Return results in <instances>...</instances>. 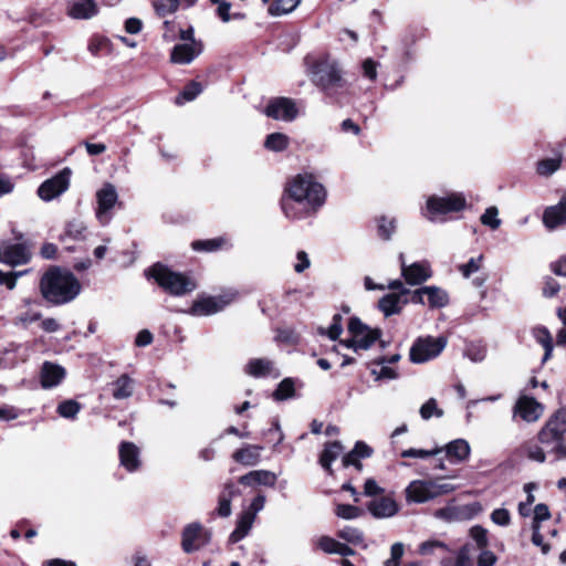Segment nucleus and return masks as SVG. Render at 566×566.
<instances>
[{"instance_id":"nucleus-37","label":"nucleus","mask_w":566,"mask_h":566,"mask_svg":"<svg viewBox=\"0 0 566 566\" xmlns=\"http://www.w3.org/2000/svg\"><path fill=\"white\" fill-rule=\"evenodd\" d=\"M562 165V157L557 156L554 158H545L537 163L536 172L539 176L549 177L556 172Z\"/></svg>"},{"instance_id":"nucleus-31","label":"nucleus","mask_w":566,"mask_h":566,"mask_svg":"<svg viewBox=\"0 0 566 566\" xmlns=\"http://www.w3.org/2000/svg\"><path fill=\"white\" fill-rule=\"evenodd\" d=\"M423 292H426L427 304L431 308H441L447 306L449 303V295L447 291L439 286H423Z\"/></svg>"},{"instance_id":"nucleus-42","label":"nucleus","mask_w":566,"mask_h":566,"mask_svg":"<svg viewBox=\"0 0 566 566\" xmlns=\"http://www.w3.org/2000/svg\"><path fill=\"white\" fill-rule=\"evenodd\" d=\"M202 91L201 84L198 82H190L181 93L176 97V103L181 105L185 102L193 101Z\"/></svg>"},{"instance_id":"nucleus-5","label":"nucleus","mask_w":566,"mask_h":566,"mask_svg":"<svg viewBox=\"0 0 566 566\" xmlns=\"http://www.w3.org/2000/svg\"><path fill=\"white\" fill-rule=\"evenodd\" d=\"M145 274L153 277L160 287L175 296H181L192 292L197 284L187 275L171 271L168 266L156 263Z\"/></svg>"},{"instance_id":"nucleus-41","label":"nucleus","mask_w":566,"mask_h":566,"mask_svg":"<svg viewBox=\"0 0 566 566\" xmlns=\"http://www.w3.org/2000/svg\"><path fill=\"white\" fill-rule=\"evenodd\" d=\"M295 388L294 381L291 378H284L279 385L277 388L273 391V398L276 401H283L294 397Z\"/></svg>"},{"instance_id":"nucleus-28","label":"nucleus","mask_w":566,"mask_h":566,"mask_svg":"<svg viewBox=\"0 0 566 566\" xmlns=\"http://www.w3.org/2000/svg\"><path fill=\"white\" fill-rule=\"evenodd\" d=\"M447 457L453 463L465 461L471 452L470 444L464 439H455L444 447Z\"/></svg>"},{"instance_id":"nucleus-3","label":"nucleus","mask_w":566,"mask_h":566,"mask_svg":"<svg viewBox=\"0 0 566 566\" xmlns=\"http://www.w3.org/2000/svg\"><path fill=\"white\" fill-rule=\"evenodd\" d=\"M566 408L558 409L537 433L538 442L554 455V460L566 459Z\"/></svg>"},{"instance_id":"nucleus-56","label":"nucleus","mask_w":566,"mask_h":566,"mask_svg":"<svg viewBox=\"0 0 566 566\" xmlns=\"http://www.w3.org/2000/svg\"><path fill=\"white\" fill-rule=\"evenodd\" d=\"M28 271L4 273L0 271V284H4L9 290H13L17 284V279L25 274Z\"/></svg>"},{"instance_id":"nucleus-53","label":"nucleus","mask_w":566,"mask_h":566,"mask_svg":"<svg viewBox=\"0 0 566 566\" xmlns=\"http://www.w3.org/2000/svg\"><path fill=\"white\" fill-rule=\"evenodd\" d=\"M441 451H442V448H436L433 450H423V449L410 448V449L403 450L400 455L402 458H420V459H426V458L436 455V454L440 453Z\"/></svg>"},{"instance_id":"nucleus-36","label":"nucleus","mask_w":566,"mask_h":566,"mask_svg":"<svg viewBox=\"0 0 566 566\" xmlns=\"http://www.w3.org/2000/svg\"><path fill=\"white\" fill-rule=\"evenodd\" d=\"M301 0H275L269 6V13L273 17H279L292 12Z\"/></svg>"},{"instance_id":"nucleus-39","label":"nucleus","mask_w":566,"mask_h":566,"mask_svg":"<svg viewBox=\"0 0 566 566\" xmlns=\"http://www.w3.org/2000/svg\"><path fill=\"white\" fill-rule=\"evenodd\" d=\"M317 332L319 335H326L329 339L336 340L343 333V316L338 313L334 314L329 327H318Z\"/></svg>"},{"instance_id":"nucleus-32","label":"nucleus","mask_w":566,"mask_h":566,"mask_svg":"<svg viewBox=\"0 0 566 566\" xmlns=\"http://www.w3.org/2000/svg\"><path fill=\"white\" fill-rule=\"evenodd\" d=\"M112 385L114 399L122 400L133 396L134 380L127 374L119 376Z\"/></svg>"},{"instance_id":"nucleus-50","label":"nucleus","mask_w":566,"mask_h":566,"mask_svg":"<svg viewBox=\"0 0 566 566\" xmlns=\"http://www.w3.org/2000/svg\"><path fill=\"white\" fill-rule=\"evenodd\" d=\"M338 536L344 541L354 545L360 544L364 541V534L356 527L346 526L338 532Z\"/></svg>"},{"instance_id":"nucleus-24","label":"nucleus","mask_w":566,"mask_h":566,"mask_svg":"<svg viewBox=\"0 0 566 566\" xmlns=\"http://www.w3.org/2000/svg\"><path fill=\"white\" fill-rule=\"evenodd\" d=\"M277 476L269 470H254L239 478V483L245 486L265 485L274 486Z\"/></svg>"},{"instance_id":"nucleus-6","label":"nucleus","mask_w":566,"mask_h":566,"mask_svg":"<svg viewBox=\"0 0 566 566\" xmlns=\"http://www.w3.org/2000/svg\"><path fill=\"white\" fill-rule=\"evenodd\" d=\"M467 206L465 197L460 192L447 196H430L426 202L423 216L431 222L443 221V216L460 212Z\"/></svg>"},{"instance_id":"nucleus-21","label":"nucleus","mask_w":566,"mask_h":566,"mask_svg":"<svg viewBox=\"0 0 566 566\" xmlns=\"http://www.w3.org/2000/svg\"><path fill=\"white\" fill-rule=\"evenodd\" d=\"M433 481L415 480L406 488L407 502L424 503L434 499Z\"/></svg>"},{"instance_id":"nucleus-64","label":"nucleus","mask_w":566,"mask_h":566,"mask_svg":"<svg viewBox=\"0 0 566 566\" xmlns=\"http://www.w3.org/2000/svg\"><path fill=\"white\" fill-rule=\"evenodd\" d=\"M551 271L558 276H566V255H562L549 264Z\"/></svg>"},{"instance_id":"nucleus-60","label":"nucleus","mask_w":566,"mask_h":566,"mask_svg":"<svg viewBox=\"0 0 566 566\" xmlns=\"http://www.w3.org/2000/svg\"><path fill=\"white\" fill-rule=\"evenodd\" d=\"M560 290L559 283L552 276H546L544 280L543 295L545 297L555 296Z\"/></svg>"},{"instance_id":"nucleus-26","label":"nucleus","mask_w":566,"mask_h":566,"mask_svg":"<svg viewBox=\"0 0 566 566\" xmlns=\"http://www.w3.org/2000/svg\"><path fill=\"white\" fill-rule=\"evenodd\" d=\"M262 451V446L245 444L233 452L232 459L244 467H254L260 462Z\"/></svg>"},{"instance_id":"nucleus-49","label":"nucleus","mask_w":566,"mask_h":566,"mask_svg":"<svg viewBox=\"0 0 566 566\" xmlns=\"http://www.w3.org/2000/svg\"><path fill=\"white\" fill-rule=\"evenodd\" d=\"M86 227L82 221L73 220L66 224L65 235L74 239L82 240L85 238Z\"/></svg>"},{"instance_id":"nucleus-57","label":"nucleus","mask_w":566,"mask_h":566,"mask_svg":"<svg viewBox=\"0 0 566 566\" xmlns=\"http://www.w3.org/2000/svg\"><path fill=\"white\" fill-rule=\"evenodd\" d=\"M491 520L496 525L507 526L511 522V515L506 509H495L491 514Z\"/></svg>"},{"instance_id":"nucleus-18","label":"nucleus","mask_w":566,"mask_h":566,"mask_svg":"<svg viewBox=\"0 0 566 566\" xmlns=\"http://www.w3.org/2000/svg\"><path fill=\"white\" fill-rule=\"evenodd\" d=\"M208 542L207 535L200 523L187 525L182 532L181 546L186 553H192L201 548Z\"/></svg>"},{"instance_id":"nucleus-52","label":"nucleus","mask_w":566,"mask_h":566,"mask_svg":"<svg viewBox=\"0 0 566 566\" xmlns=\"http://www.w3.org/2000/svg\"><path fill=\"white\" fill-rule=\"evenodd\" d=\"M109 43H108V40L103 38V36H93L91 40H90V43H88V51L97 56L99 54H102L103 52L105 51H108L109 50Z\"/></svg>"},{"instance_id":"nucleus-48","label":"nucleus","mask_w":566,"mask_h":566,"mask_svg":"<svg viewBox=\"0 0 566 566\" xmlns=\"http://www.w3.org/2000/svg\"><path fill=\"white\" fill-rule=\"evenodd\" d=\"M483 259L484 258L482 254L476 258H471L467 263L460 264L458 270L463 275V277L468 279L481 269Z\"/></svg>"},{"instance_id":"nucleus-13","label":"nucleus","mask_w":566,"mask_h":566,"mask_svg":"<svg viewBox=\"0 0 566 566\" xmlns=\"http://www.w3.org/2000/svg\"><path fill=\"white\" fill-rule=\"evenodd\" d=\"M264 113L275 120L293 122L297 117L298 109L292 98L274 97L270 99Z\"/></svg>"},{"instance_id":"nucleus-51","label":"nucleus","mask_w":566,"mask_h":566,"mask_svg":"<svg viewBox=\"0 0 566 566\" xmlns=\"http://www.w3.org/2000/svg\"><path fill=\"white\" fill-rule=\"evenodd\" d=\"M336 515L344 520H354L363 514V510L350 504H338L335 511Z\"/></svg>"},{"instance_id":"nucleus-17","label":"nucleus","mask_w":566,"mask_h":566,"mask_svg":"<svg viewBox=\"0 0 566 566\" xmlns=\"http://www.w3.org/2000/svg\"><path fill=\"white\" fill-rule=\"evenodd\" d=\"M543 412V405L528 396L520 397L514 406V416H520L526 422L537 421Z\"/></svg>"},{"instance_id":"nucleus-14","label":"nucleus","mask_w":566,"mask_h":566,"mask_svg":"<svg viewBox=\"0 0 566 566\" xmlns=\"http://www.w3.org/2000/svg\"><path fill=\"white\" fill-rule=\"evenodd\" d=\"M31 259V251L24 243L0 242V262L10 266L27 264Z\"/></svg>"},{"instance_id":"nucleus-7","label":"nucleus","mask_w":566,"mask_h":566,"mask_svg":"<svg viewBox=\"0 0 566 566\" xmlns=\"http://www.w3.org/2000/svg\"><path fill=\"white\" fill-rule=\"evenodd\" d=\"M448 339L444 336H424L415 340L410 348L409 357L415 364H423L438 357L446 348Z\"/></svg>"},{"instance_id":"nucleus-25","label":"nucleus","mask_w":566,"mask_h":566,"mask_svg":"<svg viewBox=\"0 0 566 566\" xmlns=\"http://www.w3.org/2000/svg\"><path fill=\"white\" fill-rule=\"evenodd\" d=\"M67 13L73 19H91L97 13L95 0H67Z\"/></svg>"},{"instance_id":"nucleus-29","label":"nucleus","mask_w":566,"mask_h":566,"mask_svg":"<svg viewBox=\"0 0 566 566\" xmlns=\"http://www.w3.org/2000/svg\"><path fill=\"white\" fill-rule=\"evenodd\" d=\"M240 494L239 488L233 482H227L219 494L218 514L228 517L231 514V500Z\"/></svg>"},{"instance_id":"nucleus-16","label":"nucleus","mask_w":566,"mask_h":566,"mask_svg":"<svg viewBox=\"0 0 566 566\" xmlns=\"http://www.w3.org/2000/svg\"><path fill=\"white\" fill-rule=\"evenodd\" d=\"M201 52L202 43L200 41L179 43L172 48L169 59L174 64H190Z\"/></svg>"},{"instance_id":"nucleus-61","label":"nucleus","mask_w":566,"mask_h":566,"mask_svg":"<svg viewBox=\"0 0 566 566\" xmlns=\"http://www.w3.org/2000/svg\"><path fill=\"white\" fill-rule=\"evenodd\" d=\"M470 535L480 548H484L488 545V533L482 526H473Z\"/></svg>"},{"instance_id":"nucleus-47","label":"nucleus","mask_w":566,"mask_h":566,"mask_svg":"<svg viewBox=\"0 0 566 566\" xmlns=\"http://www.w3.org/2000/svg\"><path fill=\"white\" fill-rule=\"evenodd\" d=\"M523 450L526 457L535 462L544 463L546 461V452L543 446H538L532 442H526L523 446Z\"/></svg>"},{"instance_id":"nucleus-35","label":"nucleus","mask_w":566,"mask_h":566,"mask_svg":"<svg viewBox=\"0 0 566 566\" xmlns=\"http://www.w3.org/2000/svg\"><path fill=\"white\" fill-rule=\"evenodd\" d=\"M290 138L282 133H272L266 136L264 147L272 151H283L289 147Z\"/></svg>"},{"instance_id":"nucleus-46","label":"nucleus","mask_w":566,"mask_h":566,"mask_svg":"<svg viewBox=\"0 0 566 566\" xmlns=\"http://www.w3.org/2000/svg\"><path fill=\"white\" fill-rule=\"evenodd\" d=\"M480 220L483 226L489 227L492 230L499 229L502 223L499 218V210L494 206L486 208Z\"/></svg>"},{"instance_id":"nucleus-62","label":"nucleus","mask_w":566,"mask_h":566,"mask_svg":"<svg viewBox=\"0 0 566 566\" xmlns=\"http://www.w3.org/2000/svg\"><path fill=\"white\" fill-rule=\"evenodd\" d=\"M338 544H339V542H337L336 539L328 537V536H322L317 543L318 547L327 554H335L337 551Z\"/></svg>"},{"instance_id":"nucleus-9","label":"nucleus","mask_w":566,"mask_h":566,"mask_svg":"<svg viewBox=\"0 0 566 566\" xmlns=\"http://www.w3.org/2000/svg\"><path fill=\"white\" fill-rule=\"evenodd\" d=\"M348 332L352 334V339L343 342L347 348H353L355 352L358 349H368L380 337L381 332L378 328H370L365 325L359 318L352 317L348 323Z\"/></svg>"},{"instance_id":"nucleus-44","label":"nucleus","mask_w":566,"mask_h":566,"mask_svg":"<svg viewBox=\"0 0 566 566\" xmlns=\"http://www.w3.org/2000/svg\"><path fill=\"white\" fill-rule=\"evenodd\" d=\"M180 6H182V2L180 0H160L155 1L153 3L156 13L159 17H165L166 14L175 13Z\"/></svg>"},{"instance_id":"nucleus-15","label":"nucleus","mask_w":566,"mask_h":566,"mask_svg":"<svg viewBox=\"0 0 566 566\" xmlns=\"http://www.w3.org/2000/svg\"><path fill=\"white\" fill-rule=\"evenodd\" d=\"M399 510L400 506L392 494L376 496L367 503V511L378 520L394 517Z\"/></svg>"},{"instance_id":"nucleus-10","label":"nucleus","mask_w":566,"mask_h":566,"mask_svg":"<svg viewBox=\"0 0 566 566\" xmlns=\"http://www.w3.org/2000/svg\"><path fill=\"white\" fill-rule=\"evenodd\" d=\"M70 177L71 170L70 168H64L53 177L44 180L38 188V196L43 201H52L53 199L60 197L70 187Z\"/></svg>"},{"instance_id":"nucleus-27","label":"nucleus","mask_w":566,"mask_h":566,"mask_svg":"<svg viewBox=\"0 0 566 566\" xmlns=\"http://www.w3.org/2000/svg\"><path fill=\"white\" fill-rule=\"evenodd\" d=\"M408 302L407 297H402L396 293H388L379 300L378 307L385 317H389L391 315L399 314Z\"/></svg>"},{"instance_id":"nucleus-2","label":"nucleus","mask_w":566,"mask_h":566,"mask_svg":"<svg viewBox=\"0 0 566 566\" xmlns=\"http://www.w3.org/2000/svg\"><path fill=\"white\" fill-rule=\"evenodd\" d=\"M40 290L44 300L54 305H62L80 294L81 284L70 271L51 268L43 274Z\"/></svg>"},{"instance_id":"nucleus-43","label":"nucleus","mask_w":566,"mask_h":566,"mask_svg":"<svg viewBox=\"0 0 566 566\" xmlns=\"http://www.w3.org/2000/svg\"><path fill=\"white\" fill-rule=\"evenodd\" d=\"M419 413L423 420H429L432 417L441 418L444 412L439 408L437 400L430 398L420 407Z\"/></svg>"},{"instance_id":"nucleus-40","label":"nucleus","mask_w":566,"mask_h":566,"mask_svg":"<svg viewBox=\"0 0 566 566\" xmlns=\"http://www.w3.org/2000/svg\"><path fill=\"white\" fill-rule=\"evenodd\" d=\"M464 356L473 363H481L486 357V346L481 342H472L467 344Z\"/></svg>"},{"instance_id":"nucleus-1","label":"nucleus","mask_w":566,"mask_h":566,"mask_svg":"<svg viewBox=\"0 0 566 566\" xmlns=\"http://www.w3.org/2000/svg\"><path fill=\"white\" fill-rule=\"evenodd\" d=\"M326 190L312 175H297L286 184L281 208L290 220L314 216L325 203Z\"/></svg>"},{"instance_id":"nucleus-45","label":"nucleus","mask_w":566,"mask_h":566,"mask_svg":"<svg viewBox=\"0 0 566 566\" xmlns=\"http://www.w3.org/2000/svg\"><path fill=\"white\" fill-rule=\"evenodd\" d=\"M224 240L222 238L209 239V240H197L191 243L195 251L200 252H212L219 250Z\"/></svg>"},{"instance_id":"nucleus-23","label":"nucleus","mask_w":566,"mask_h":566,"mask_svg":"<svg viewBox=\"0 0 566 566\" xmlns=\"http://www.w3.org/2000/svg\"><path fill=\"white\" fill-rule=\"evenodd\" d=\"M543 223L551 230L566 223V195L557 205L545 209L543 213Z\"/></svg>"},{"instance_id":"nucleus-54","label":"nucleus","mask_w":566,"mask_h":566,"mask_svg":"<svg viewBox=\"0 0 566 566\" xmlns=\"http://www.w3.org/2000/svg\"><path fill=\"white\" fill-rule=\"evenodd\" d=\"M379 368H371V375L375 376V378L377 380L379 379H395L397 378L398 374L396 371V369H394L392 367L384 364V365H378Z\"/></svg>"},{"instance_id":"nucleus-12","label":"nucleus","mask_w":566,"mask_h":566,"mask_svg":"<svg viewBox=\"0 0 566 566\" xmlns=\"http://www.w3.org/2000/svg\"><path fill=\"white\" fill-rule=\"evenodd\" d=\"M401 276L409 285H420L432 276V270L428 261L406 264L403 253L399 254Z\"/></svg>"},{"instance_id":"nucleus-30","label":"nucleus","mask_w":566,"mask_h":566,"mask_svg":"<svg viewBox=\"0 0 566 566\" xmlns=\"http://www.w3.org/2000/svg\"><path fill=\"white\" fill-rule=\"evenodd\" d=\"M343 450L344 448L339 441L326 443L319 457V463L328 474H333L332 463L340 455Z\"/></svg>"},{"instance_id":"nucleus-59","label":"nucleus","mask_w":566,"mask_h":566,"mask_svg":"<svg viewBox=\"0 0 566 566\" xmlns=\"http://www.w3.org/2000/svg\"><path fill=\"white\" fill-rule=\"evenodd\" d=\"M551 517L549 509L546 504L539 503L534 507V517L532 525H541V522Z\"/></svg>"},{"instance_id":"nucleus-20","label":"nucleus","mask_w":566,"mask_h":566,"mask_svg":"<svg viewBox=\"0 0 566 566\" xmlns=\"http://www.w3.org/2000/svg\"><path fill=\"white\" fill-rule=\"evenodd\" d=\"M120 465L128 472H135L142 467L140 450L129 441H123L118 448Z\"/></svg>"},{"instance_id":"nucleus-58","label":"nucleus","mask_w":566,"mask_h":566,"mask_svg":"<svg viewBox=\"0 0 566 566\" xmlns=\"http://www.w3.org/2000/svg\"><path fill=\"white\" fill-rule=\"evenodd\" d=\"M436 548H442L444 551H449L447 544L440 541H427L420 544L419 553L421 555H430L433 553Z\"/></svg>"},{"instance_id":"nucleus-11","label":"nucleus","mask_w":566,"mask_h":566,"mask_svg":"<svg viewBox=\"0 0 566 566\" xmlns=\"http://www.w3.org/2000/svg\"><path fill=\"white\" fill-rule=\"evenodd\" d=\"M96 218L102 226H106L113 218L112 209L118 202L116 188L112 184H105L96 192Z\"/></svg>"},{"instance_id":"nucleus-19","label":"nucleus","mask_w":566,"mask_h":566,"mask_svg":"<svg viewBox=\"0 0 566 566\" xmlns=\"http://www.w3.org/2000/svg\"><path fill=\"white\" fill-rule=\"evenodd\" d=\"M66 370L59 364L44 361L40 369V384L43 389L59 386L65 378Z\"/></svg>"},{"instance_id":"nucleus-4","label":"nucleus","mask_w":566,"mask_h":566,"mask_svg":"<svg viewBox=\"0 0 566 566\" xmlns=\"http://www.w3.org/2000/svg\"><path fill=\"white\" fill-rule=\"evenodd\" d=\"M310 72L313 83L321 87L328 97L338 98V95L346 88V81L335 61L319 59L313 63Z\"/></svg>"},{"instance_id":"nucleus-33","label":"nucleus","mask_w":566,"mask_h":566,"mask_svg":"<svg viewBox=\"0 0 566 566\" xmlns=\"http://www.w3.org/2000/svg\"><path fill=\"white\" fill-rule=\"evenodd\" d=\"M441 566H473L469 545L462 546L453 557H446L440 562Z\"/></svg>"},{"instance_id":"nucleus-8","label":"nucleus","mask_w":566,"mask_h":566,"mask_svg":"<svg viewBox=\"0 0 566 566\" xmlns=\"http://www.w3.org/2000/svg\"><path fill=\"white\" fill-rule=\"evenodd\" d=\"M238 297V292L229 290L220 295H202L193 301L189 314L193 316H209L223 311Z\"/></svg>"},{"instance_id":"nucleus-63","label":"nucleus","mask_w":566,"mask_h":566,"mask_svg":"<svg viewBox=\"0 0 566 566\" xmlns=\"http://www.w3.org/2000/svg\"><path fill=\"white\" fill-rule=\"evenodd\" d=\"M377 66L378 63L376 61L366 59L361 65L364 76L370 81H375L377 78Z\"/></svg>"},{"instance_id":"nucleus-55","label":"nucleus","mask_w":566,"mask_h":566,"mask_svg":"<svg viewBox=\"0 0 566 566\" xmlns=\"http://www.w3.org/2000/svg\"><path fill=\"white\" fill-rule=\"evenodd\" d=\"M402 555L403 545L401 543H395L390 548V558L384 562V566H399Z\"/></svg>"},{"instance_id":"nucleus-22","label":"nucleus","mask_w":566,"mask_h":566,"mask_svg":"<svg viewBox=\"0 0 566 566\" xmlns=\"http://www.w3.org/2000/svg\"><path fill=\"white\" fill-rule=\"evenodd\" d=\"M244 371L251 377L263 378L280 376V371L276 369L274 361L269 358H253L248 361L244 366Z\"/></svg>"},{"instance_id":"nucleus-38","label":"nucleus","mask_w":566,"mask_h":566,"mask_svg":"<svg viewBox=\"0 0 566 566\" xmlns=\"http://www.w3.org/2000/svg\"><path fill=\"white\" fill-rule=\"evenodd\" d=\"M82 406L74 399H67L57 405L56 412L65 419H75L81 411Z\"/></svg>"},{"instance_id":"nucleus-34","label":"nucleus","mask_w":566,"mask_h":566,"mask_svg":"<svg viewBox=\"0 0 566 566\" xmlns=\"http://www.w3.org/2000/svg\"><path fill=\"white\" fill-rule=\"evenodd\" d=\"M533 336L537 343H539L544 349L545 354L543 357V363L548 360L553 353V339L547 328L545 327H536L533 329Z\"/></svg>"}]
</instances>
